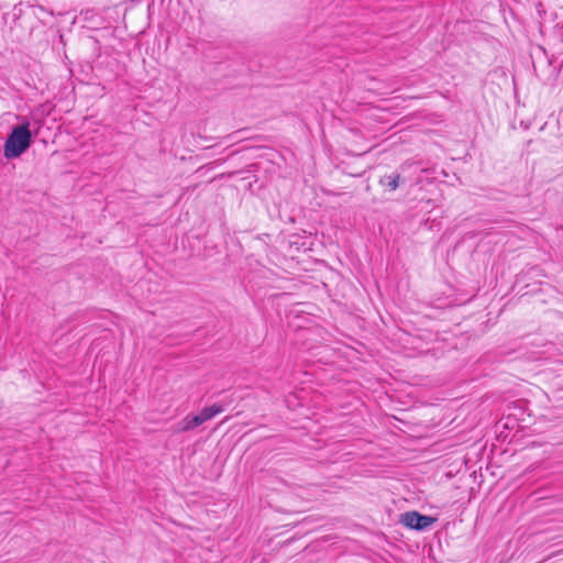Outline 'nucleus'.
<instances>
[{"instance_id": "nucleus-1", "label": "nucleus", "mask_w": 563, "mask_h": 563, "mask_svg": "<svg viewBox=\"0 0 563 563\" xmlns=\"http://www.w3.org/2000/svg\"><path fill=\"white\" fill-rule=\"evenodd\" d=\"M31 143L30 122L24 121L11 130L3 145V155L7 159L16 158L31 146Z\"/></svg>"}, {"instance_id": "nucleus-2", "label": "nucleus", "mask_w": 563, "mask_h": 563, "mask_svg": "<svg viewBox=\"0 0 563 563\" xmlns=\"http://www.w3.org/2000/svg\"><path fill=\"white\" fill-rule=\"evenodd\" d=\"M435 521L437 518L422 515L416 510L406 511L401 514L399 518V522L401 525L416 531H424L429 529Z\"/></svg>"}, {"instance_id": "nucleus-3", "label": "nucleus", "mask_w": 563, "mask_h": 563, "mask_svg": "<svg viewBox=\"0 0 563 563\" xmlns=\"http://www.w3.org/2000/svg\"><path fill=\"white\" fill-rule=\"evenodd\" d=\"M407 179L402 176L399 170H395L388 175H384L379 178V185L387 187L389 190L395 191L400 186L405 185Z\"/></svg>"}, {"instance_id": "nucleus-4", "label": "nucleus", "mask_w": 563, "mask_h": 563, "mask_svg": "<svg viewBox=\"0 0 563 563\" xmlns=\"http://www.w3.org/2000/svg\"><path fill=\"white\" fill-rule=\"evenodd\" d=\"M224 410L223 406L220 404H214L210 407H205L202 410L198 413L203 421V423L210 419H212L214 416L221 413Z\"/></svg>"}, {"instance_id": "nucleus-5", "label": "nucleus", "mask_w": 563, "mask_h": 563, "mask_svg": "<svg viewBox=\"0 0 563 563\" xmlns=\"http://www.w3.org/2000/svg\"><path fill=\"white\" fill-rule=\"evenodd\" d=\"M195 429L191 424L190 416H186L181 421L178 422L176 431L178 432H187Z\"/></svg>"}, {"instance_id": "nucleus-6", "label": "nucleus", "mask_w": 563, "mask_h": 563, "mask_svg": "<svg viewBox=\"0 0 563 563\" xmlns=\"http://www.w3.org/2000/svg\"><path fill=\"white\" fill-rule=\"evenodd\" d=\"M191 424L197 428L203 423L199 415L190 416Z\"/></svg>"}, {"instance_id": "nucleus-7", "label": "nucleus", "mask_w": 563, "mask_h": 563, "mask_svg": "<svg viewBox=\"0 0 563 563\" xmlns=\"http://www.w3.org/2000/svg\"><path fill=\"white\" fill-rule=\"evenodd\" d=\"M405 169H406V166H405V165H401V166L399 167V170H400V172H405Z\"/></svg>"}]
</instances>
